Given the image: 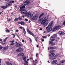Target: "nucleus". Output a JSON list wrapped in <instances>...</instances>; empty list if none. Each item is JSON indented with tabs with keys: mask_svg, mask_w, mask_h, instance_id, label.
I'll return each instance as SVG.
<instances>
[{
	"mask_svg": "<svg viewBox=\"0 0 65 65\" xmlns=\"http://www.w3.org/2000/svg\"><path fill=\"white\" fill-rule=\"evenodd\" d=\"M7 64L8 65H12V64L11 63H10V64L8 62H7Z\"/></svg>",
	"mask_w": 65,
	"mask_h": 65,
	"instance_id": "cd10ccee",
	"label": "nucleus"
},
{
	"mask_svg": "<svg viewBox=\"0 0 65 65\" xmlns=\"http://www.w3.org/2000/svg\"><path fill=\"white\" fill-rule=\"evenodd\" d=\"M16 31L17 32H18V29H17L16 30Z\"/></svg>",
	"mask_w": 65,
	"mask_h": 65,
	"instance_id": "13d9d810",
	"label": "nucleus"
},
{
	"mask_svg": "<svg viewBox=\"0 0 65 65\" xmlns=\"http://www.w3.org/2000/svg\"><path fill=\"white\" fill-rule=\"evenodd\" d=\"M1 63V60L0 59V63Z\"/></svg>",
	"mask_w": 65,
	"mask_h": 65,
	"instance_id": "052dcab7",
	"label": "nucleus"
},
{
	"mask_svg": "<svg viewBox=\"0 0 65 65\" xmlns=\"http://www.w3.org/2000/svg\"><path fill=\"white\" fill-rule=\"evenodd\" d=\"M22 42H24L25 41V40H22Z\"/></svg>",
	"mask_w": 65,
	"mask_h": 65,
	"instance_id": "49530a36",
	"label": "nucleus"
},
{
	"mask_svg": "<svg viewBox=\"0 0 65 65\" xmlns=\"http://www.w3.org/2000/svg\"><path fill=\"white\" fill-rule=\"evenodd\" d=\"M38 15H36L34 16L32 18V20H36V19H37L38 18Z\"/></svg>",
	"mask_w": 65,
	"mask_h": 65,
	"instance_id": "9d476101",
	"label": "nucleus"
},
{
	"mask_svg": "<svg viewBox=\"0 0 65 65\" xmlns=\"http://www.w3.org/2000/svg\"><path fill=\"white\" fill-rule=\"evenodd\" d=\"M2 44H5V43H4L3 42H2Z\"/></svg>",
	"mask_w": 65,
	"mask_h": 65,
	"instance_id": "603ef678",
	"label": "nucleus"
},
{
	"mask_svg": "<svg viewBox=\"0 0 65 65\" xmlns=\"http://www.w3.org/2000/svg\"><path fill=\"white\" fill-rule=\"evenodd\" d=\"M3 9H5L6 8H7V6H3L1 7Z\"/></svg>",
	"mask_w": 65,
	"mask_h": 65,
	"instance_id": "a211bd4d",
	"label": "nucleus"
},
{
	"mask_svg": "<svg viewBox=\"0 0 65 65\" xmlns=\"http://www.w3.org/2000/svg\"><path fill=\"white\" fill-rule=\"evenodd\" d=\"M25 62L26 63H28V62H27V61H25Z\"/></svg>",
	"mask_w": 65,
	"mask_h": 65,
	"instance_id": "e2e57ef3",
	"label": "nucleus"
},
{
	"mask_svg": "<svg viewBox=\"0 0 65 65\" xmlns=\"http://www.w3.org/2000/svg\"><path fill=\"white\" fill-rule=\"evenodd\" d=\"M22 45L21 44H20L19 43H17L16 44V45H15V46L16 47H19V46H22Z\"/></svg>",
	"mask_w": 65,
	"mask_h": 65,
	"instance_id": "ddd939ff",
	"label": "nucleus"
},
{
	"mask_svg": "<svg viewBox=\"0 0 65 65\" xmlns=\"http://www.w3.org/2000/svg\"><path fill=\"white\" fill-rule=\"evenodd\" d=\"M8 38V37H7L4 40V42H5L6 41V40H7Z\"/></svg>",
	"mask_w": 65,
	"mask_h": 65,
	"instance_id": "bb28decb",
	"label": "nucleus"
},
{
	"mask_svg": "<svg viewBox=\"0 0 65 65\" xmlns=\"http://www.w3.org/2000/svg\"><path fill=\"white\" fill-rule=\"evenodd\" d=\"M63 24V25H65V21L64 22Z\"/></svg>",
	"mask_w": 65,
	"mask_h": 65,
	"instance_id": "de8ad7c7",
	"label": "nucleus"
},
{
	"mask_svg": "<svg viewBox=\"0 0 65 65\" xmlns=\"http://www.w3.org/2000/svg\"><path fill=\"white\" fill-rule=\"evenodd\" d=\"M20 23L21 25H23V26L24 25V24H25V22L22 21H21V22H20Z\"/></svg>",
	"mask_w": 65,
	"mask_h": 65,
	"instance_id": "4be33fe9",
	"label": "nucleus"
},
{
	"mask_svg": "<svg viewBox=\"0 0 65 65\" xmlns=\"http://www.w3.org/2000/svg\"><path fill=\"white\" fill-rule=\"evenodd\" d=\"M55 54L54 53H51L49 55V56L53 57V56H55Z\"/></svg>",
	"mask_w": 65,
	"mask_h": 65,
	"instance_id": "aec40b11",
	"label": "nucleus"
},
{
	"mask_svg": "<svg viewBox=\"0 0 65 65\" xmlns=\"http://www.w3.org/2000/svg\"><path fill=\"white\" fill-rule=\"evenodd\" d=\"M27 15L28 17H29V18H31V17H33V14H30V12H28L27 13Z\"/></svg>",
	"mask_w": 65,
	"mask_h": 65,
	"instance_id": "6e6552de",
	"label": "nucleus"
},
{
	"mask_svg": "<svg viewBox=\"0 0 65 65\" xmlns=\"http://www.w3.org/2000/svg\"><path fill=\"white\" fill-rule=\"evenodd\" d=\"M52 27L51 26H48L47 27H46V29H47V32H50L52 30Z\"/></svg>",
	"mask_w": 65,
	"mask_h": 65,
	"instance_id": "423d86ee",
	"label": "nucleus"
},
{
	"mask_svg": "<svg viewBox=\"0 0 65 65\" xmlns=\"http://www.w3.org/2000/svg\"><path fill=\"white\" fill-rule=\"evenodd\" d=\"M23 27H22V26L21 27H19L20 29H23Z\"/></svg>",
	"mask_w": 65,
	"mask_h": 65,
	"instance_id": "4c0bfd02",
	"label": "nucleus"
},
{
	"mask_svg": "<svg viewBox=\"0 0 65 65\" xmlns=\"http://www.w3.org/2000/svg\"><path fill=\"white\" fill-rule=\"evenodd\" d=\"M23 51V48L19 47L17 49L16 51H17V52H22V51Z\"/></svg>",
	"mask_w": 65,
	"mask_h": 65,
	"instance_id": "1a4fd4ad",
	"label": "nucleus"
},
{
	"mask_svg": "<svg viewBox=\"0 0 65 65\" xmlns=\"http://www.w3.org/2000/svg\"><path fill=\"white\" fill-rule=\"evenodd\" d=\"M30 2L29 1H26L24 3V5H27V4H29L30 3Z\"/></svg>",
	"mask_w": 65,
	"mask_h": 65,
	"instance_id": "4468645a",
	"label": "nucleus"
},
{
	"mask_svg": "<svg viewBox=\"0 0 65 65\" xmlns=\"http://www.w3.org/2000/svg\"><path fill=\"white\" fill-rule=\"evenodd\" d=\"M24 65H28V64H27V63H25L24 64Z\"/></svg>",
	"mask_w": 65,
	"mask_h": 65,
	"instance_id": "6e6d98bb",
	"label": "nucleus"
},
{
	"mask_svg": "<svg viewBox=\"0 0 65 65\" xmlns=\"http://www.w3.org/2000/svg\"><path fill=\"white\" fill-rule=\"evenodd\" d=\"M12 35H14V37H14H14L15 36V35L14 34H12Z\"/></svg>",
	"mask_w": 65,
	"mask_h": 65,
	"instance_id": "a18cd8bd",
	"label": "nucleus"
},
{
	"mask_svg": "<svg viewBox=\"0 0 65 65\" xmlns=\"http://www.w3.org/2000/svg\"><path fill=\"white\" fill-rule=\"evenodd\" d=\"M54 50H52L50 51V53H54Z\"/></svg>",
	"mask_w": 65,
	"mask_h": 65,
	"instance_id": "393cba45",
	"label": "nucleus"
},
{
	"mask_svg": "<svg viewBox=\"0 0 65 65\" xmlns=\"http://www.w3.org/2000/svg\"><path fill=\"white\" fill-rule=\"evenodd\" d=\"M0 41H1V42L2 41V39H1L0 40Z\"/></svg>",
	"mask_w": 65,
	"mask_h": 65,
	"instance_id": "4d7b16f0",
	"label": "nucleus"
},
{
	"mask_svg": "<svg viewBox=\"0 0 65 65\" xmlns=\"http://www.w3.org/2000/svg\"><path fill=\"white\" fill-rule=\"evenodd\" d=\"M23 33H24V35H25V34H26V31H25V28H23Z\"/></svg>",
	"mask_w": 65,
	"mask_h": 65,
	"instance_id": "b1692460",
	"label": "nucleus"
},
{
	"mask_svg": "<svg viewBox=\"0 0 65 65\" xmlns=\"http://www.w3.org/2000/svg\"><path fill=\"white\" fill-rule=\"evenodd\" d=\"M59 34L60 35H64L65 34V33L62 31H59L58 32Z\"/></svg>",
	"mask_w": 65,
	"mask_h": 65,
	"instance_id": "9b49d317",
	"label": "nucleus"
},
{
	"mask_svg": "<svg viewBox=\"0 0 65 65\" xmlns=\"http://www.w3.org/2000/svg\"><path fill=\"white\" fill-rule=\"evenodd\" d=\"M24 54L22 53H20L19 54V56H24Z\"/></svg>",
	"mask_w": 65,
	"mask_h": 65,
	"instance_id": "6ab92c4d",
	"label": "nucleus"
},
{
	"mask_svg": "<svg viewBox=\"0 0 65 65\" xmlns=\"http://www.w3.org/2000/svg\"><path fill=\"white\" fill-rule=\"evenodd\" d=\"M10 42H11V43H13V42H14V41L13 40V41H10Z\"/></svg>",
	"mask_w": 65,
	"mask_h": 65,
	"instance_id": "2f4dec72",
	"label": "nucleus"
},
{
	"mask_svg": "<svg viewBox=\"0 0 65 65\" xmlns=\"http://www.w3.org/2000/svg\"><path fill=\"white\" fill-rule=\"evenodd\" d=\"M57 60H55L52 61L51 62V63L52 64H55V63H57Z\"/></svg>",
	"mask_w": 65,
	"mask_h": 65,
	"instance_id": "2eb2a0df",
	"label": "nucleus"
},
{
	"mask_svg": "<svg viewBox=\"0 0 65 65\" xmlns=\"http://www.w3.org/2000/svg\"><path fill=\"white\" fill-rule=\"evenodd\" d=\"M18 19L19 21H22L23 19L21 18L20 17H19Z\"/></svg>",
	"mask_w": 65,
	"mask_h": 65,
	"instance_id": "7c9ffc66",
	"label": "nucleus"
},
{
	"mask_svg": "<svg viewBox=\"0 0 65 65\" xmlns=\"http://www.w3.org/2000/svg\"><path fill=\"white\" fill-rule=\"evenodd\" d=\"M27 32H28V34H31L32 35L34 36V37L35 36H34V35L33 34L32 32L30 31L29 30V29L28 28L27 29Z\"/></svg>",
	"mask_w": 65,
	"mask_h": 65,
	"instance_id": "0eeeda50",
	"label": "nucleus"
},
{
	"mask_svg": "<svg viewBox=\"0 0 65 65\" xmlns=\"http://www.w3.org/2000/svg\"><path fill=\"white\" fill-rule=\"evenodd\" d=\"M60 54L57 55L53 57L49 56V59H50L51 60H55L56 59L57 57H58V56H60Z\"/></svg>",
	"mask_w": 65,
	"mask_h": 65,
	"instance_id": "20e7f679",
	"label": "nucleus"
},
{
	"mask_svg": "<svg viewBox=\"0 0 65 65\" xmlns=\"http://www.w3.org/2000/svg\"><path fill=\"white\" fill-rule=\"evenodd\" d=\"M36 56L37 58H38V53H36Z\"/></svg>",
	"mask_w": 65,
	"mask_h": 65,
	"instance_id": "58836bf2",
	"label": "nucleus"
},
{
	"mask_svg": "<svg viewBox=\"0 0 65 65\" xmlns=\"http://www.w3.org/2000/svg\"><path fill=\"white\" fill-rule=\"evenodd\" d=\"M42 30V28H40V30Z\"/></svg>",
	"mask_w": 65,
	"mask_h": 65,
	"instance_id": "0e129e2a",
	"label": "nucleus"
},
{
	"mask_svg": "<svg viewBox=\"0 0 65 65\" xmlns=\"http://www.w3.org/2000/svg\"><path fill=\"white\" fill-rule=\"evenodd\" d=\"M53 21H51L50 23V24L48 25V26H49V27H52V25H53Z\"/></svg>",
	"mask_w": 65,
	"mask_h": 65,
	"instance_id": "f8f14e48",
	"label": "nucleus"
},
{
	"mask_svg": "<svg viewBox=\"0 0 65 65\" xmlns=\"http://www.w3.org/2000/svg\"><path fill=\"white\" fill-rule=\"evenodd\" d=\"M26 56H24V57L23 58V60L24 61H26Z\"/></svg>",
	"mask_w": 65,
	"mask_h": 65,
	"instance_id": "c85d7f7f",
	"label": "nucleus"
},
{
	"mask_svg": "<svg viewBox=\"0 0 65 65\" xmlns=\"http://www.w3.org/2000/svg\"><path fill=\"white\" fill-rule=\"evenodd\" d=\"M25 21H26V22H27V21H28V19H25Z\"/></svg>",
	"mask_w": 65,
	"mask_h": 65,
	"instance_id": "79ce46f5",
	"label": "nucleus"
},
{
	"mask_svg": "<svg viewBox=\"0 0 65 65\" xmlns=\"http://www.w3.org/2000/svg\"><path fill=\"white\" fill-rule=\"evenodd\" d=\"M42 41H44V39H43L42 40Z\"/></svg>",
	"mask_w": 65,
	"mask_h": 65,
	"instance_id": "bf43d9fd",
	"label": "nucleus"
},
{
	"mask_svg": "<svg viewBox=\"0 0 65 65\" xmlns=\"http://www.w3.org/2000/svg\"><path fill=\"white\" fill-rule=\"evenodd\" d=\"M11 2H12V3H14V1H11Z\"/></svg>",
	"mask_w": 65,
	"mask_h": 65,
	"instance_id": "8fccbe9b",
	"label": "nucleus"
},
{
	"mask_svg": "<svg viewBox=\"0 0 65 65\" xmlns=\"http://www.w3.org/2000/svg\"><path fill=\"white\" fill-rule=\"evenodd\" d=\"M39 24L41 23V25H43L44 27H45L43 18H42L39 20Z\"/></svg>",
	"mask_w": 65,
	"mask_h": 65,
	"instance_id": "7ed1b4c3",
	"label": "nucleus"
},
{
	"mask_svg": "<svg viewBox=\"0 0 65 65\" xmlns=\"http://www.w3.org/2000/svg\"><path fill=\"white\" fill-rule=\"evenodd\" d=\"M25 8V6H22V7H20V10L22 11L21 13L22 14H26L27 15V12L26 10H25V9H23Z\"/></svg>",
	"mask_w": 65,
	"mask_h": 65,
	"instance_id": "f257e3e1",
	"label": "nucleus"
},
{
	"mask_svg": "<svg viewBox=\"0 0 65 65\" xmlns=\"http://www.w3.org/2000/svg\"><path fill=\"white\" fill-rule=\"evenodd\" d=\"M29 39L31 42H32V39H31V38H29Z\"/></svg>",
	"mask_w": 65,
	"mask_h": 65,
	"instance_id": "ea45409f",
	"label": "nucleus"
},
{
	"mask_svg": "<svg viewBox=\"0 0 65 65\" xmlns=\"http://www.w3.org/2000/svg\"><path fill=\"white\" fill-rule=\"evenodd\" d=\"M33 59V58L32 57H31L30 58V60H32Z\"/></svg>",
	"mask_w": 65,
	"mask_h": 65,
	"instance_id": "864d4df0",
	"label": "nucleus"
},
{
	"mask_svg": "<svg viewBox=\"0 0 65 65\" xmlns=\"http://www.w3.org/2000/svg\"><path fill=\"white\" fill-rule=\"evenodd\" d=\"M13 44H14V43H11V45H13Z\"/></svg>",
	"mask_w": 65,
	"mask_h": 65,
	"instance_id": "37998d69",
	"label": "nucleus"
},
{
	"mask_svg": "<svg viewBox=\"0 0 65 65\" xmlns=\"http://www.w3.org/2000/svg\"><path fill=\"white\" fill-rule=\"evenodd\" d=\"M11 5V3H7L6 4V5L7 6H10V5Z\"/></svg>",
	"mask_w": 65,
	"mask_h": 65,
	"instance_id": "dca6fc26",
	"label": "nucleus"
},
{
	"mask_svg": "<svg viewBox=\"0 0 65 65\" xmlns=\"http://www.w3.org/2000/svg\"><path fill=\"white\" fill-rule=\"evenodd\" d=\"M43 15H44V14L43 13H42L41 14V15H40V16H39V19H40V18H41V17H42V16H43Z\"/></svg>",
	"mask_w": 65,
	"mask_h": 65,
	"instance_id": "5701e85b",
	"label": "nucleus"
},
{
	"mask_svg": "<svg viewBox=\"0 0 65 65\" xmlns=\"http://www.w3.org/2000/svg\"><path fill=\"white\" fill-rule=\"evenodd\" d=\"M6 32H10V30H8V29H7L6 30Z\"/></svg>",
	"mask_w": 65,
	"mask_h": 65,
	"instance_id": "f704fd0d",
	"label": "nucleus"
},
{
	"mask_svg": "<svg viewBox=\"0 0 65 65\" xmlns=\"http://www.w3.org/2000/svg\"><path fill=\"white\" fill-rule=\"evenodd\" d=\"M8 46L4 47H3V49H4V50H6L8 49Z\"/></svg>",
	"mask_w": 65,
	"mask_h": 65,
	"instance_id": "412c9836",
	"label": "nucleus"
},
{
	"mask_svg": "<svg viewBox=\"0 0 65 65\" xmlns=\"http://www.w3.org/2000/svg\"><path fill=\"white\" fill-rule=\"evenodd\" d=\"M50 49H53L54 47H50Z\"/></svg>",
	"mask_w": 65,
	"mask_h": 65,
	"instance_id": "c9c22d12",
	"label": "nucleus"
},
{
	"mask_svg": "<svg viewBox=\"0 0 65 65\" xmlns=\"http://www.w3.org/2000/svg\"><path fill=\"white\" fill-rule=\"evenodd\" d=\"M38 45H37V47H38Z\"/></svg>",
	"mask_w": 65,
	"mask_h": 65,
	"instance_id": "338daca9",
	"label": "nucleus"
},
{
	"mask_svg": "<svg viewBox=\"0 0 65 65\" xmlns=\"http://www.w3.org/2000/svg\"><path fill=\"white\" fill-rule=\"evenodd\" d=\"M18 24H21V22H18Z\"/></svg>",
	"mask_w": 65,
	"mask_h": 65,
	"instance_id": "774afa93",
	"label": "nucleus"
},
{
	"mask_svg": "<svg viewBox=\"0 0 65 65\" xmlns=\"http://www.w3.org/2000/svg\"><path fill=\"white\" fill-rule=\"evenodd\" d=\"M19 20V18H15V19L14 20V21H15V22H17V21H18Z\"/></svg>",
	"mask_w": 65,
	"mask_h": 65,
	"instance_id": "a878e982",
	"label": "nucleus"
},
{
	"mask_svg": "<svg viewBox=\"0 0 65 65\" xmlns=\"http://www.w3.org/2000/svg\"><path fill=\"white\" fill-rule=\"evenodd\" d=\"M48 19V18L47 17H46L44 19H43V21L45 26H46L48 24V23L49 20H47Z\"/></svg>",
	"mask_w": 65,
	"mask_h": 65,
	"instance_id": "f03ea898",
	"label": "nucleus"
},
{
	"mask_svg": "<svg viewBox=\"0 0 65 65\" xmlns=\"http://www.w3.org/2000/svg\"><path fill=\"white\" fill-rule=\"evenodd\" d=\"M53 36H54V37H57V35L56 34H54L53 35Z\"/></svg>",
	"mask_w": 65,
	"mask_h": 65,
	"instance_id": "473e14b6",
	"label": "nucleus"
},
{
	"mask_svg": "<svg viewBox=\"0 0 65 65\" xmlns=\"http://www.w3.org/2000/svg\"><path fill=\"white\" fill-rule=\"evenodd\" d=\"M38 39V37H37L36 38V39Z\"/></svg>",
	"mask_w": 65,
	"mask_h": 65,
	"instance_id": "69168bd1",
	"label": "nucleus"
},
{
	"mask_svg": "<svg viewBox=\"0 0 65 65\" xmlns=\"http://www.w3.org/2000/svg\"><path fill=\"white\" fill-rule=\"evenodd\" d=\"M8 22H9V21H11V19H9L8 20Z\"/></svg>",
	"mask_w": 65,
	"mask_h": 65,
	"instance_id": "c03bdc74",
	"label": "nucleus"
},
{
	"mask_svg": "<svg viewBox=\"0 0 65 65\" xmlns=\"http://www.w3.org/2000/svg\"><path fill=\"white\" fill-rule=\"evenodd\" d=\"M3 47L2 46H0V49H2Z\"/></svg>",
	"mask_w": 65,
	"mask_h": 65,
	"instance_id": "e433bc0d",
	"label": "nucleus"
},
{
	"mask_svg": "<svg viewBox=\"0 0 65 65\" xmlns=\"http://www.w3.org/2000/svg\"><path fill=\"white\" fill-rule=\"evenodd\" d=\"M51 41H54L55 40V38L54 37H52L51 38Z\"/></svg>",
	"mask_w": 65,
	"mask_h": 65,
	"instance_id": "f3484780",
	"label": "nucleus"
},
{
	"mask_svg": "<svg viewBox=\"0 0 65 65\" xmlns=\"http://www.w3.org/2000/svg\"><path fill=\"white\" fill-rule=\"evenodd\" d=\"M50 35H51V34H49L48 35V36L49 37V36H50Z\"/></svg>",
	"mask_w": 65,
	"mask_h": 65,
	"instance_id": "5fc2aeb1",
	"label": "nucleus"
},
{
	"mask_svg": "<svg viewBox=\"0 0 65 65\" xmlns=\"http://www.w3.org/2000/svg\"><path fill=\"white\" fill-rule=\"evenodd\" d=\"M37 63V62H35L34 64V65H36V64Z\"/></svg>",
	"mask_w": 65,
	"mask_h": 65,
	"instance_id": "a19ab883",
	"label": "nucleus"
},
{
	"mask_svg": "<svg viewBox=\"0 0 65 65\" xmlns=\"http://www.w3.org/2000/svg\"><path fill=\"white\" fill-rule=\"evenodd\" d=\"M10 0H5V1H7V2H8V1H9Z\"/></svg>",
	"mask_w": 65,
	"mask_h": 65,
	"instance_id": "3c124183",
	"label": "nucleus"
},
{
	"mask_svg": "<svg viewBox=\"0 0 65 65\" xmlns=\"http://www.w3.org/2000/svg\"><path fill=\"white\" fill-rule=\"evenodd\" d=\"M55 45V43H53V44H52L51 45L52 46H54V45Z\"/></svg>",
	"mask_w": 65,
	"mask_h": 65,
	"instance_id": "72a5a7b5",
	"label": "nucleus"
},
{
	"mask_svg": "<svg viewBox=\"0 0 65 65\" xmlns=\"http://www.w3.org/2000/svg\"><path fill=\"white\" fill-rule=\"evenodd\" d=\"M61 26L60 25L56 26L53 29L54 31H55L57 30H58V29H60L61 28Z\"/></svg>",
	"mask_w": 65,
	"mask_h": 65,
	"instance_id": "39448f33",
	"label": "nucleus"
},
{
	"mask_svg": "<svg viewBox=\"0 0 65 65\" xmlns=\"http://www.w3.org/2000/svg\"><path fill=\"white\" fill-rule=\"evenodd\" d=\"M53 43V42L52 41H50L49 42V44H52Z\"/></svg>",
	"mask_w": 65,
	"mask_h": 65,
	"instance_id": "c756f323",
	"label": "nucleus"
},
{
	"mask_svg": "<svg viewBox=\"0 0 65 65\" xmlns=\"http://www.w3.org/2000/svg\"><path fill=\"white\" fill-rule=\"evenodd\" d=\"M40 63H41V64H42V63L41 62V61H40Z\"/></svg>",
	"mask_w": 65,
	"mask_h": 65,
	"instance_id": "680f3d73",
	"label": "nucleus"
},
{
	"mask_svg": "<svg viewBox=\"0 0 65 65\" xmlns=\"http://www.w3.org/2000/svg\"><path fill=\"white\" fill-rule=\"evenodd\" d=\"M46 37V36H44L43 37V38H45Z\"/></svg>",
	"mask_w": 65,
	"mask_h": 65,
	"instance_id": "09e8293b",
	"label": "nucleus"
}]
</instances>
